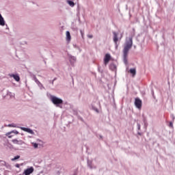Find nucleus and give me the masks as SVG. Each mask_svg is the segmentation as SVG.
<instances>
[{
    "instance_id": "0eeeda50",
    "label": "nucleus",
    "mask_w": 175,
    "mask_h": 175,
    "mask_svg": "<svg viewBox=\"0 0 175 175\" xmlns=\"http://www.w3.org/2000/svg\"><path fill=\"white\" fill-rule=\"evenodd\" d=\"M21 129L22 131H24V132H27V133L33 135V131H32L31 129H28V128H25V127H21Z\"/></svg>"
},
{
    "instance_id": "20e7f679",
    "label": "nucleus",
    "mask_w": 175,
    "mask_h": 175,
    "mask_svg": "<svg viewBox=\"0 0 175 175\" xmlns=\"http://www.w3.org/2000/svg\"><path fill=\"white\" fill-rule=\"evenodd\" d=\"M33 167H30L29 168L25 170V171L23 172V175L32 174V173H33Z\"/></svg>"
},
{
    "instance_id": "a211bd4d",
    "label": "nucleus",
    "mask_w": 175,
    "mask_h": 175,
    "mask_svg": "<svg viewBox=\"0 0 175 175\" xmlns=\"http://www.w3.org/2000/svg\"><path fill=\"white\" fill-rule=\"evenodd\" d=\"M8 126H11L12 128H16V124H8Z\"/></svg>"
},
{
    "instance_id": "f8f14e48",
    "label": "nucleus",
    "mask_w": 175,
    "mask_h": 175,
    "mask_svg": "<svg viewBox=\"0 0 175 175\" xmlns=\"http://www.w3.org/2000/svg\"><path fill=\"white\" fill-rule=\"evenodd\" d=\"M130 73L133 75V77H135L136 76V69L135 68H131L130 69Z\"/></svg>"
},
{
    "instance_id": "412c9836",
    "label": "nucleus",
    "mask_w": 175,
    "mask_h": 175,
    "mask_svg": "<svg viewBox=\"0 0 175 175\" xmlns=\"http://www.w3.org/2000/svg\"><path fill=\"white\" fill-rule=\"evenodd\" d=\"M88 38H90V39H92L93 36H92V35H89V36H88Z\"/></svg>"
},
{
    "instance_id": "f3484780",
    "label": "nucleus",
    "mask_w": 175,
    "mask_h": 175,
    "mask_svg": "<svg viewBox=\"0 0 175 175\" xmlns=\"http://www.w3.org/2000/svg\"><path fill=\"white\" fill-rule=\"evenodd\" d=\"M32 145H33V146L34 147V148H38V144H36V143H32Z\"/></svg>"
},
{
    "instance_id": "ddd939ff",
    "label": "nucleus",
    "mask_w": 175,
    "mask_h": 175,
    "mask_svg": "<svg viewBox=\"0 0 175 175\" xmlns=\"http://www.w3.org/2000/svg\"><path fill=\"white\" fill-rule=\"evenodd\" d=\"M109 69H111V70H116V69H117V67L115 66L114 64H111L109 66Z\"/></svg>"
},
{
    "instance_id": "6ab92c4d",
    "label": "nucleus",
    "mask_w": 175,
    "mask_h": 175,
    "mask_svg": "<svg viewBox=\"0 0 175 175\" xmlns=\"http://www.w3.org/2000/svg\"><path fill=\"white\" fill-rule=\"evenodd\" d=\"M12 133H15V135H18V131H14V132H12Z\"/></svg>"
},
{
    "instance_id": "2eb2a0df",
    "label": "nucleus",
    "mask_w": 175,
    "mask_h": 175,
    "mask_svg": "<svg viewBox=\"0 0 175 175\" xmlns=\"http://www.w3.org/2000/svg\"><path fill=\"white\" fill-rule=\"evenodd\" d=\"M67 3H68V5H70L71 6V8H73V6H75V2L72 1H67Z\"/></svg>"
},
{
    "instance_id": "f03ea898",
    "label": "nucleus",
    "mask_w": 175,
    "mask_h": 175,
    "mask_svg": "<svg viewBox=\"0 0 175 175\" xmlns=\"http://www.w3.org/2000/svg\"><path fill=\"white\" fill-rule=\"evenodd\" d=\"M113 36V42L115 43L116 46V49L117 47H118V44L117 43H118L119 40H121L122 39V37L124 36V35L122 33H118V32L116 31H113L112 32Z\"/></svg>"
},
{
    "instance_id": "39448f33",
    "label": "nucleus",
    "mask_w": 175,
    "mask_h": 175,
    "mask_svg": "<svg viewBox=\"0 0 175 175\" xmlns=\"http://www.w3.org/2000/svg\"><path fill=\"white\" fill-rule=\"evenodd\" d=\"M110 59H111V56L110 54L107 53L104 57V64L105 65H107L109 62H110Z\"/></svg>"
},
{
    "instance_id": "4468645a",
    "label": "nucleus",
    "mask_w": 175,
    "mask_h": 175,
    "mask_svg": "<svg viewBox=\"0 0 175 175\" xmlns=\"http://www.w3.org/2000/svg\"><path fill=\"white\" fill-rule=\"evenodd\" d=\"M13 132H14V131H12L11 132H8L5 134V135H7L9 139H12V137H13V135H12V133H13Z\"/></svg>"
},
{
    "instance_id": "6e6552de",
    "label": "nucleus",
    "mask_w": 175,
    "mask_h": 175,
    "mask_svg": "<svg viewBox=\"0 0 175 175\" xmlns=\"http://www.w3.org/2000/svg\"><path fill=\"white\" fill-rule=\"evenodd\" d=\"M10 77H13L16 81H20V76L18 75L11 74Z\"/></svg>"
},
{
    "instance_id": "4be33fe9",
    "label": "nucleus",
    "mask_w": 175,
    "mask_h": 175,
    "mask_svg": "<svg viewBox=\"0 0 175 175\" xmlns=\"http://www.w3.org/2000/svg\"><path fill=\"white\" fill-rule=\"evenodd\" d=\"M16 167H20V164H16Z\"/></svg>"
},
{
    "instance_id": "423d86ee",
    "label": "nucleus",
    "mask_w": 175,
    "mask_h": 175,
    "mask_svg": "<svg viewBox=\"0 0 175 175\" xmlns=\"http://www.w3.org/2000/svg\"><path fill=\"white\" fill-rule=\"evenodd\" d=\"M135 105L137 109H142V100L139 98H135Z\"/></svg>"
},
{
    "instance_id": "7ed1b4c3",
    "label": "nucleus",
    "mask_w": 175,
    "mask_h": 175,
    "mask_svg": "<svg viewBox=\"0 0 175 175\" xmlns=\"http://www.w3.org/2000/svg\"><path fill=\"white\" fill-rule=\"evenodd\" d=\"M51 100L53 105H55L57 107H60L59 105H62L64 103V100L62 99L55 96H51Z\"/></svg>"
},
{
    "instance_id": "9b49d317",
    "label": "nucleus",
    "mask_w": 175,
    "mask_h": 175,
    "mask_svg": "<svg viewBox=\"0 0 175 175\" xmlns=\"http://www.w3.org/2000/svg\"><path fill=\"white\" fill-rule=\"evenodd\" d=\"M12 142L14 144H23V141H18L16 139H12Z\"/></svg>"
},
{
    "instance_id": "f257e3e1",
    "label": "nucleus",
    "mask_w": 175,
    "mask_h": 175,
    "mask_svg": "<svg viewBox=\"0 0 175 175\" xmlns=\"http://www.w3.org/2000/svg\"><path fill=\"white\" fill-rule=\"evenodd\" d=\"M132 44H133L132 38H130L129 39V40L126 42V44L123 49L124 60L126 59V58L128 57V53H129V50H131V49H132Z\"/></svg>"
},
{
    "instance_id": "dca6fc26",
    "label": "nucleus",
    "mask_w": 175,
    "mask_h": 175,
    "mask_svg": "<svg viewBox=\"0 0 175 175\" xmlns=\"http://www.w3.org/2000/svg\"><path fill=\"white\" fill-rule=\"evenodd\" d=\"M16 159H20V156H16L14 158L12 159L11 161H16Z\"/></svg>"
},
{
    "instance_id": "1a4fd4ad",
    "label": "nucleus",
    "mask_w": 175,
    "mask_h": 175,
    "mask_svg": "<svg viewBox=\"0 0 175 175\" xmlns=\"http://www.w3.org/2000/svg\"><path fill=\"white\" fill-rule=\"evenodd\" d=\"M66 35L67 42H70V40L72 39V37L70 36V32L66 31Z\"/></svg>"
},
{
    "instance_id": "aec40b11",
    "label": "nucleus",
    "mask_w": 175,
    "mask_h": 175,
    "mask_svg": "<svg viewBox=\"0 0 175 175\" xmlns=\"http://www.w3.org/2000/svg\"><path fill=\"white\" fill-rule=\"evenodd\" d=\"M170 126L171 128H173V122H170Z\"/></svg>"
},
{
    "instance_id": "9d476101",
    "label": "nucleus",
    "mask_w": 175,
    "mask_h": 175,
    "mask_svg": "<svg viewBox=\"0 0 175 175\" xmlns=\"http://www.w3.org/2000/svg\"><path fill=\"white\" fill-rule=\"evenodd\" d=\"M0 25L3 27L5 25V19L2 17V15L0 14Z\"/></svg>"
}]
</instances>
